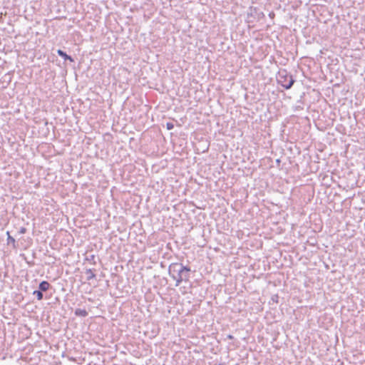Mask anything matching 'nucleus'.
I'll list each match as a JSON object with an SVG mask.
<instances>
[{
  "label": "nucleus",
  "instance_id": "nucleus-11",
  "mask_svg": "<svg viewBox=\"0 0 365 365\" xmlns=\"http://www.w3.org/2000/svg\"><path fill=\"white\" fill-rule=\"evenodd\" d=\"M227 338H228L229 339H232L234 338V336H233L232 335H231V334H229V335L227 336Z\"/></svg>",
  "mask_w": 365,
  "mask_h": 365
},
{
  "label": "nucleus",
  "instance_id": "nucleus-2",
  "mask_svg": "<svg viewBox=\"0 0 365 365\" xmlns=\"http://www.w3.org/2000/svg\"><path fill=\"white\" fill-rule=\"evenodd\" d=\"M294 81L292 76L287 73H280L278 79V83L285 89L290 88Z\"/></svg>",
  "mask_w": 365,
  "mask_h": 365
},
{
  "label": "nucleus",
  "instance_id": "nucleus-6",
  "mask_svg": "<svg viewBox=\"0 0 365 365\" xmlns=\"http://www.w3.org/2000/svg\"><path fill=\"white\" fill-rule=\"evenodd\" d=\"M86 274H87V279L88 280H91V279H94L96 277L95 273L91 269H87L86 271Z\"/></svg>",
  "mask_w": 365,
  "mask_h": 365
},
{
  "label": "nucleus",
  "instance_id": "nucleus-7",
  "mask_svg": "<svg viewBox=\"0 0 365 365\" xmlns=\"http://www.w3.org/2000/svg\"><path fill=\"white\" fill-rule=\"evenodd\" d=\"M34 294L36 296L38 300H41L43 299V294L41 291L36 290L34 292Z\"/></svg>",
  "mask_w": 365,
  "mask_h": 365
},
{
  "label": "nucleus",
  "instance_id": "nucleus-9",
  "mask_svg": "<svg viewBox=\"0 0 365 365\" xmlns=\"http://www.w3.org/2000/svg\"><path fill=\"white\" fill-rule=\"evenodd\" d=\"M166 128L168 130H172L174 128V125L172 123H167Z\"/></svg>",
  "mask_w": 365,
  "mask_h": 365
},
{
  "label": "nucleus",
  "instance_id": "nucleus-3",
  "mask_svg": "<svg viewBox=\"0 0 365 365\" xmlns=\"http://www.w3.org/2000/svg\"><path fill=\"white\" fill-rule=\"evenodd\" d=\"M58 54L63 57L65 60H68L71 62H73V59L68 55H67L64 51L59 49L57 51Z\"/></svg>",
  "mask_w": 365,
  "mask_h": 365
},
{
  "label": "nucleus",
  "instance_id": "nucleus-1",
  "mask_svg": "<svg viewBox=\"0 0 365 365\" xmlns=\"http://www.w3.org/2000/svg\"><path fill=\"white\" fill-rule=\"evenodd\" d=\"M189 267L173 263L169 267V273L172 277L176 281L177 284L180 283L183 280L182 273L184 272H190Z\"/></svg>",
  "mask_w": 365,
  "mask_h": 365
},
{
  "label": "nucleus",
  "instance_id": "nucleus-4",
  "mask_svg": "<svg viewBox=\"0 0 365 365\" xmlns=\"http://www.w3.org/2000/svg\"><path fill=\"white\" fill-rule=\"evenodd\" d=\"M50 287V284L46 281H43L39 284V289L41 291H47Z\"/></svg>",
  "mask_w": 365,
  "mask_h": 365
},
{
  "label": "nucleus",
  "instance_id": "nucleus-8",
  "mask_svg": "<svg viewBox=\"0 0 365 365\" xmlns=\"http://www.w3.org/2000/svg\"><path fill=\"white\" fill-rule=\"evenodd\" d=\"M7 235H8V243L12 244L14 246H15V243H16L15 239L14 237H12L11 236H10L9 232H7Z\"/></svg>",
  "mask_w": 365,
  "mask_h": 365
},
{
  "label": "nucleus",
  "instance_id": "nucleus-5",
  "mask_svg": "<svg viewBox=\"0 0 365 365\" xmlns=\"http://www.w3.org/2000/svg\"><path fill=\"white\" fill-rule=\"evenodd\" d=\"M75 314L81 317H86L88 315V312L86 309H77L75 311Z\"/></svg>",
  "mask_w": 365,
  "mask_h": 365
},
{
  "label": "nucleus",
  "instance_id": "nucleus-10",
  "mask_svg": "<svg viewBox=\"0 0 365 365\" xmlns=\"http://www.w3.org/2000/svg\"><path fill=\"white\" fill-rule=\"evenodd\" d=\"M26 229L25 227H22V228L21 229V230H20V232H21V233H22V234H24V233H25V232H26Z\"/></svg>",
  "mask_w": 365,
  "mask_h": 365
}]
</instances>
